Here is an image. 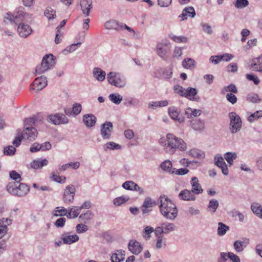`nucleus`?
Segmentation results:
<instances>
[{
  "label": "nucleus",
  "instance_id": "obj_5",
  "mask_svg": "<svg viewBox=\"0 0 262 262\" xmlns=\"http://www.w3.org/2000/svg\"><path fill=\"white\" fill-rule=\"evenodd\" d=\"M55 64L54 56L52 54L45 55L42 58L41 64L36 68L37 74H42L49 70L52 69Z\"/></svg>",
  "mask_w": 262,
  "mask_h": 262
},
{
  "label": "nucleus",
  "instance_id": "obj_17",
  "mask_svg": "<svg viewBox=\"0 0 262 262\" xmlns=\"http://www.w3.org/2000/svg\"><path fill=\"white\" fill-rule=\"evenodd\" d=\"M32 29L28 25L20 24L17 27L19 35L23 37H27L32 33Z\"/></svg>",
  "mask_w": 262,
  "mask_h": 262
},
{
  "label": "nucleus",
  "instance_id": "obj_55",
  "mask_svg": "<svg viewBox=\"0 0 262 262\" xmlns=\"http://www.w3.org/2000/svg\"><path fill=\"white\" fill-rule=\"evenodd\" d=\"M53 181L59 183H64L66 181V177L64 176L60 177L58 174L53 173L51 176Z\"/></svg>",
  "mask_w": 262,
  "mask_h": 262
},
{
  "label": "nucleus",
  "instance_id": "obj_20",
  "mask_svg": "<svg viewBox=\"0 0 262 262\" xmlns=\"http://www.w3.org/2000/svg\"><path fill=\"white\" fill-rule=\"evenodd\" d=\"M81 11L85 16L89 15L90 10L92 8V0H80V4Z\"/></svg>",
  "mask_w": 262,
  "mask_h": 262
},
{
  "label": "nucleus",
  "instance_id": "obj_39",
  "mask_svg": "<svg viewBox=\"0 0 262 262\" xmlns=\"http://www.w3.org/2000/svg\"><path fill=\"white\" fill-rule=\"evenodd\" d=\"M172 163L169 160H165L163 162L161 165L160 167L162 170L168 172V173L171 174V171H173V168H172Z\"/></svg>",
  "mask_w": 262,
  "mask_h": 262
},
{
  "label": "nucleus",
  "instance_id": "obj_59",
  "mask_svg": "<svg viewBox=\"0 0 262 262\" xmlns=\"http://www.w3.org/2000/svg\"><path fill=\"white\" fill-rule=\"evenodd\" d=\"M188 172L189 170L186 168H180L179 169L173 168V171H171V174L183 176L188 173Z\"/></svg>",
  "mask_w": 262,
  "mask_h": 262
},
{
  "label": "nucleus",
  "instance_id": "obj_6",
  "mask_svg": "<svg viewBox=\"0 0 262 262\" xmlns=\"http://www.w3.org/2000/svg\"><path fill=\"white\" fill-rule=\"evenodd\" d=\"M107 80L110 84L117 88H123L126 84L124 76L115 72H111L107 74Z\"/></svg>",
  "mask_w": 262,
  "mask_h": 262
},
{
  "label": "nucleus",
  "instance_id": "obj_21",
  "mask_svg": "<svg viewBox=\"0 0 262 262\" xmlns=\"http://www.w3.org/2000/svg\"><path fill=\"white\" fill-rule=\"evenodd\" d=\"M196 15L195 10L193 7H188L185 8L182 13L179 15L180 18H182V20H186L187 16L191 18H193Z\"/></svg>",
  "mask_w": 262,
  "mask_h": 262
},
{
  "label": "nucleus",
  "instance_id": "obj_27",
  "mask_svg": "<svg viewBox=\"0 0 262 262\" xmlns=\"http://www.w3.org/2000/svg\"><path fill=\"white\" fill-rule=\"evenodd\" d=\"M251 69L253 71L262 73V55L253 59Z\"/></svg>",
  "mask_w": 262,
  "mask_h": 262
},
{
  "label": "nucleus",
  "instance_id": "obj_2",
  "mask_svg": "<svg viewBox=\"0 0 262 262\" xmlns=\"http://www.w3.org/2000/svg\"><path fill=\"white\" fill-rule=\"evenodd\" d=\"M35 119L31 118L26 119L25 122L24 129L23 131L17 130V136L13 141V144L15 146H18L23 139H27L30 141L35 140L37 136L36 129L32 126H29L32 124H34Z\"/></svg>",
  "mask_w": 262,
  "mask_h": 262
},
{
  "label": "nucleus",
  "instance_id": "obj_31",
  "mask_svg": "<svg viewBox=\"0 0 262 262\" xmlns=\"http://www.w3.org/2000/svg\"><path fill=\"white\" fill-rule=\"evenodd\" d=\"M82 110V106L80 103H75L73 105L72 111L70 112L69 111L64 109V113L66 115H71L72 114L77 116L79 114Z\"/></svg>",
  "mask_w": 262,
  "mask_h": 262
},
{
  "label": "nucleus",
  "instance_id": "obj_53",
  "mask_svg": "<svg viewBox=\"0 0 262 262\" xmlns=\"http://www.w3.org/2000/svg\"><path fill=\"white\" fill-rule=\"evenodd\" d=\"M9 176L11 179L16 181V183H18L21 181L20 175L15 170L10 171Z\"/></svg>",
  "mask_w": 262,
  "mask_h": 262
},
{
  "label": "nucleus",
  "instance_id": "obj_44",
  "mask_svg": "<svg viewBox=\"0 0 262 262\" xmlns=\"http://www.w3.org/2000/svg\"><path fill=\"white\" fill-rule=\"evenodd\" d=\"M229 229V226H227L225 224L222 222H220L218 223L217 234L219 236H223L225 235L227 230H228Z\"/></svg>",
  "mask_w": 262,
  "mask_h": 262
},
{
  "label": "nucleus",
  "instance_id": "obj_40",
  "mask_svg": "<svg viewBox=\"0 0 262 262\" xmlns=\"http://www.w3.org/2000/svg\"><path fill=\"white\" fill-rule=\"evenodd\" d=\"M24 14L25 13L23 12H20L14 16H11L7 14L9 17H7V18L9 19L10 21H13L15 24H18L23 20Z\"/></svg>",
  "mask_w": 262,
  "mask_h": 262
},
{
  "label": "nucleus",
  "instance_id": "obj_32",
  "mask_svg": "<svg viewBox=\"0 0 262 262\" xmlns=\"http://www.w3.org/2000/svg\"><path fill=\"white\" fill-rule=\"evenodd\" d=\"M94 214L90 210H87L85 212L82 213L79 216L80 222H83L84 224L89 222L93 217Z\"/></svg>",
  "mask_w": 262,
  "mask_h": 262
},
{
  "label": "nucleus",
  "instance_id": "obj_14",
  "mask_svg": "<svg viewBox=\"0 0 262 262\" xmlns=\"http://www.w3.org/2000/svg\"><path fill=\"white\" fill-rule=\"evenodd\" d=\"M249 244V238L243 237L241 240H236L234 242V249L237 253L242 252Z\"/></svg>",
  "mask_w": 262,
  "mask_h": 262
},
{
  "label": "nucleus",
  "instance_id": "obj_36",
  "mask_svg": "<svg viewBox=\"0 0 262 262\" xmlns=\"http://www.w3.org/2000/svg\"><path fill=\"white\" fill-rule=\"evenodd\" d=\"M224 158L230 165H232L233 161L237 158V154L234 152H227L224 154Z\"/></svg>",
  "mask_w": 262,
  "mask_h": 262
},
{
  "label": "nucleus",
  "instance_id": "obj_43",
  "mask_svg": "<svg viewBox=\"0 0 262 262\" xmlns=\"http://www.w3.org/2000/svg\"><path fill=\"white\" fill-rule=\"evenodd\" d=\"M121 148V146L120 145L117 144L114 142H107L104 145V150L105 151H107L108 149L115 150V149H120Z\"/></svg>",
  "mask_w": 262,
  "mask_h": 262
},
{
  "label": "nucleus",
  "instance_id": "obj_33",
  "mask_svg": "<svg viewBox=\"0 0 262 262\" xmlns=\"http://www.w3.org/2000/svg\"><path fill=\"white\" fill-rule=\"evenodd\" d=\"M155 204L154 201L150 198H146L142 205V211L143 213H146L148 212L147 208H151Z\"/></svg>",
  "mask_w": 262,
  "mask_h": 262
},
{
  "label": "nucleus",
  "instance_id": "obj_3",
  "mask_svg": "<svg viewBox=\"0 0 262 262\" xmlns=\"http://www.w3.org/2000/svg\"><path fill=\"white\" fill-rule=\"evenodd\" d=\"M159 210L161 214L166 219L174 220L178 216L176 205L166 195L161 196L158 199Z\"/></svg>",
  "mask_w": 262,
  "mask_h": 262
},
{
  "label": "nucleus",
  "instance_id": "obj_48",
  "mask_svg": "<svg viewBox=\"0 0 262 262\" xmlns=\"http://www.w3.org/2000/svg\"><path fill=\"white\" fill-rule=\"evenodd\" d=\"M247 100L249 102L255 103H260L262 101L258 95L255 93L249 94L247 96Z\"/></svg>",
  "mask_w": 262,
  "mask_h": 262
},
{
  "label": "nucleus",
  "instance_id": "obj_24",
  "mask_svg": "<svg viewBox=\"0 0 262 262\" xmlns=\"http://www.w3.org/2000/svg\"><path fill=\"white\" fill-rule=\"evenodd\" d=\"M191 127L196 131H202L205 128V122L200 119H195L191 121Z\"/></svg>",
  "mask_w": 262,
  "mask_h": 262
},
{
  "label": "nucleus",
  "instance_id": "obj_38",
  "mask_svg": "<svg viewBox=\"0 0 262 262\" xmlns=\"http://www.w3.org/2000/svg\"><path fill=\"white\" fill-rule=\"evenodd\" d=\"M182 66L187 69L192 70L195 68V61L192 58L185 59L182 62Z\"/></svg>",
  "mask_w": 262,
  "mask_h": 262
},
{
  "label": "nucleus",
  "instance_id": "obj_42",
  "mask_svg": "<svg viewBox=\"0 0 262 262\" xmlns=\"http://www.w3.org/2000/svg\"><path fill=\"white\" fill-rule=\"evenodd\" d=\"M227 92H231V93H237V89L234 84H230L229 85L224 86L221 90V94L224 95Z\"/></svg>",
  "mask_w": 262,
  "mask_h": 262
},
{
  "label": "nucleus",
  "instance_id": "obj_47",
  "mask_svg": "<svg viewBox=\"0 0 262 262\" xmlns=\"http://www.w3.org/2000/svg\"><path fill=\"white\" fill-rule=\"evenodd\" d=\"M168 36L169 38L171 39L174 41L178 43H186L187 42V38L185 36H177L173 34H169Z\"/></svg>",
  "mask_w": 262,
  "mask_h": 262
},
{
  "label": "nucleus",
  "instance_id": "obj_50",
  "mask_svg": "<svg viewBox=\"0 0 262 262\" xmlns=\"http://www.w3.org/2000/svg\"><path fill=\"white\" fill-rule=\"evenodd\" d=\"M261 117H262V111H257L249 116L248 118V120L250 122H252Z\"/></svg>",
  "mask_w": 262,
  "mask_h": 262
},
{
  "label": "nucleus",
  "instance_id": "obj_4",
  "mask_svg": "<svg viewBox=\"0 0 262 262\" xmlns=\"http://www.w3.org/2000/svg\"><path fill=\"white\" fill-rule=\"evenodd\" d=\"M15 182L9 183L7 186V191L11 194L18 196L25 195L29 191V186L25 183H20L18 186Z\"/></svg>",
  "mask_w": 262,
  "mask_h": 262
},
{
  "label": "nucleus",
  "instance_id": "obj_60",
  "mask_svg": "<svg viewBox=\"0 0 262 262\" xmlns=\"http://www.w3.org/2000/svg\"><path fill=\"white\" fill-rule=\"evenodd\" d=\"M201 26L202 27L204 32L210 35L212 34L213 31L212 30L211 27L208 24L202 23L201 24Z\"/></svg>",
  "mask_w": 262,
  "mask_h": 262
},
{
  "label": "nucleus",
  "instance_id": "obj_46",
  "mask_svg": "<svg viewBox=\"0 0 262 262\" xmlns=\"http://www.w3.org/2000/svg\"><path fill=\"white\" fill-rule=\"evenodd\" d=\"M68 213V210L63 207H57L54 210L53 215L55 216H65Z\"/></svg>",
  "mask_w": 262,
  "mask_h": 262
},
{
  "label": "nucleus",
  "instance_id": "obj_25",
  "mask_svg": "<svg viewBox=\"0 0 262 262\" xmlns=\"http://www.w3.org/2000/svg\"><path fill=\"white\" fill-rule=\"evenodd\" d=\"M48 163V161L46 159L42 160L37 159L30 163V166L33 169H39L42 168V167L47 166Z\"/></svg>",
  "mask_w": 262,
  "mask_h": 262
},
{
  "label": "nucleus",
  "instance_id": "obj_41",
  "mask_svg": "<svg viewBox=\"0 0 262 262\" xmlns=\"http://www.w3.org/2000/svg\"><path fill=\"white\" fill-rule=\"evenodd\" d=\"M129 199V197L127 195L117 197L113 200V204L116 206H119L127 202Z\"/></svg>",
  "mask_w": 262,
  "mask_h": 262
},
{
  "label": "nucleus",
  "instance_id": "obj_30",
  "mask_svg": "<svg viewBox=\"0 0 262 262\" xmlns=\"http://www.w3.org/2000/svg\"><path fill=\"white\" fill-rule=\"evenodd\" d=\"M125 252L122 250H117L111 256L112 262H122L125 258Z\"/></svg>",
  "mask_w": 262,
  "mask_h": 262
},
{
  "label": "nucleus",
  "instance_id": "obj_16",
  "mask_svg": "<svg viewBox=\"0 0 262 262\" xmlns=\"http://www.w3.org/2000/svg\"><path fill=\"white\" fill-rule=\"evenodd\" d=\"M129 250L133 254L138 255L143 249L140 243L137 241L131 240L128 244Z\"/></svg>",
  "mask_w": 262,
  "mask_h": 262
},
{
  "label": "nucleus",
  "instance_id": "obj_58",
  "mask_svg": "<svg viewBox=\"0 0 262 262\" xmlns=\"http://www.w3.org/2000/svg\"><path fill=\"white\" fill-rule=\"evenodd\" d=\"M174 90L175 93H177L181 96L185 97L186 89L183 88L181 85H177L174 86Z\"/></svg>",
  "mask_w": 262,
  "mask_h": 262
},
{
  "label": "nucleus",
  "instance_id": "obj_62",
  "mask_svg": "<svg viewBox=\"0 0 262 262\" xmlns=\"http://www.w3.org/2000/svg\"><path fill=\"white\" fill-rule=\"evenodd\" d=\"M76 231L78 233H82L88 231V226L83 224H78L76 227Z\"/></svg>",
  "mask_w": 262,
  "mask_h": 262
},
{
  "label": "nucleus",
  "instance_id": "obj_57",
  "mask_svg": "<svg viewBox=\"0 0 262 262\" xmlns=\"http://www.w3.org/2000/svg\"><path fill=\"white\" fill-rule=\"evenodd\" d=\"M154 231V228L150 226H146L144 230L143 236L146 239H149L151 237L150 234Z\"/></svg>",
  "mask_w": 262,
  "mask_h": 262
},
{
  "label": "nucleus",
  "instance_id": "obj_28",
  "mask_svg": "<svg viewBox=\"0 0 262 262\" xmlns=\"http://www.w3.org/2000/svg\"><path fill=\"white\" fill-rule=\"evenodd\" d=\"M198 93V91L196 89L193 88H188L186 89L185 97L187 98L190 100L199 101V98L195 97Z\"/></svg>",
  "mask_w": 262,
  "mask_h": 262
},
{
  "label": "nucleus",
  "instance_id": "obj_37",
  "mask_svg": "<svg viewBox=\"0 0 262 262\" xmlns=\"http://www.w3.org/2000/svg\"><path fill=\"white\" fill-rule=\"evenodd\" d=\"M108 99L113 103L118 105L121 103L123 97L118 93H112L108 96Z\"/></svg>",
  "mask_w": 262,
  "mask_h": 262
},
{
  "label": "nucleus",
  "instance_id": "obj_10",
  "mask_svg": "<svg viewBox=\"0 0 262 262\" xmlns=\"http://www.w3.org/2000/svg\"><path fill=\"white\" fill-rule=\"evenodd\" d=\"M75 192L76 189L74 185H68L66 187L63 193V201L64 203L67 204H70L72 203L74 200Z\"/></svg>",
  "mask_w": 262,
  "mask_h": 262
},
{
  "label": "nucleus",
  "instance_id": "obj_34",
  "mask_svg": "<svg viewBox=\"0 0 262 262\" xmlns=\"http://www.w3.org/2000/svg\"><path fill=\"white\" fill-rule=\"evenodd\" d=\"M251 209L254 214L257 217L262 219V207L259 204L257 203H253L251 205Z\"/></svg>",
  "mask_w": 262,
  "mask_h": 262
},
{
  "label": "nucleus",
  "instance_id": "obj_8",
  "mask_svg": "<svg viewBox=\"0 0 262 262\" xmlns=\"http://www.w3.org/2000/svg\"><path fill=\"white\" fill-rule=\"evenodd\" d=\"M230 120V130L232 134L236 133L240 130L242 127V120L239 116L234 112L229 114Z\"/></svg>",
  "mask_w": 262,
  "mask_h": 262
},
{
  "label": "nucleus",
  "instance_id": "obj_15",
  "mask_svg": "<svg viewBox=\"0 0 262 262\" xmlns=\"http://www.w3.org/2000/svg\"><path fill=\"white\" fill-rule=\"evenodd\" d=\"M61 239L64 244L71 245L77 242L79 238L76 234H71V232H64L61 235Z\"/></svg>",
  "mask_w": 262,
  "mask_h": 262
},
{
  "label": "nucleus",
  "instance_id": "obj_49",
  "mask_svg": "<svg viewBox=\"0 0 262 262\" xmlns=\"http://www.w3.org/2000/svg\"><path fill=\"white\" fill-rule=\"evenodd\" d=\"M189 155L191 156L200 159H203L205 157V154L203 152L196 149H191L189 152Z\"/></svg>",
  "mask_w": 262,
  "mask_h": 262
},
{
  "label": "nucleus",
  "instance_id": "obj_29",
  "mask_svg": "<svg viewBox=\"0 0 262 262\" xmlns=\"http://www.w3.org/2000/svg\"><path fill=\"white\" fill-rule=\"evenodd\" d=\"M121 24V23L115 20H110L104 24V27L106 29L120 31Z\"/></svg>",
  "mask_w": 262,
  "mask_h": 262
},
{
  "label": "nucleus",
  "instance_id": "obj_51",
  "mask_svg": "<svg viewBox=\"0 0 262 262\" xmlns=\"http://www.w3.org/2000/svg\"><path fill=\"white\" fill-rule=\"evenodd\" d=\"M3 151L5 155L12 156L15 154L16 148L14 146L10 145L5 147L4 148Z\"/></svg>",
  "mask_w": 262,
  "mask_h": 262
},
{
  "label": "nucleus",
  "instance_id": "obj_7",
  "mask_svg": "<svg viewBox=\"0 0 262 262\" xmlns=\"http://www.w3.org/2000/svg\"><path fill=\"white\" fill-rule=\"evenodd\" d=\"M169 42L166 41H161L158 42L155 51L158 56L164 61H167L169 58L170 49L167 47Z\"/></svg>",
  "mask_w": 262,
  "mask_h": 262
},
{
  "label": "nucleus",
  "instance_id": "obj_26",
  "mask_svg": "<svg viewBox=\"0 0 262 262\" xmlns=\"http://www.w3.org/2000/svg\"><path fill=\"white\" fill-rule=\"evenodd\" d=\"M168 114L172 119L178 121L179 123H183L184 121L183 118L179 117V112L178 109L174 106L168 108Z\"/></svg>",
  "mask_w": 262,
  "mask_h": 262
},
{
  "label": "nucleus",
  "instance_id": "obj_11",
  "mask_svg": "<svg viewBox=\"0 0 262 262\" xmlns=\"http://www.w3.org/2000/svg\"><path fill=\"white\" fill-rule=\"evenodd\" d=\"M113 128V123L110 121H106L101 125V135L103 139H109L111 138Z\"/></svg>",
  "mask_w": 262,
  "mask_h": 262
},
{
  "label": "nucleus",
  "instance_id": "obj_56",
  "mask_svg": "<svg viewBox=\"0 0 262 262\" xmlns=\"http://www.w3.org/2000/svg\"><path fill=\"white\" fill-rule=\"evenodd\" d=\"M81 43L80 42H77L76 43H73L70 46H68L63 51L64 52L66 53H72L75 51L78 47H79L81 45Z\"/></svg>",
  "mask_w": 262,
  "mask_h": 262
},
{
  "label": "nucleus",
  "instance_id": "obj_12",
  "mask_svg": "<svg viewBox=\"0 0 262 262\" xmlns=\"http://www.w3.org/2000/svg\"><path fill=\"white\" fill-rule=\"evenodd\" d=\"M214 164L222 169L223 174L227 176L228 174V168L224 158L220 154L216 155L214 157Z\"/></svg>",
  "mask_w": 262,
  "mask_h": 262
},
{
  "label": "nucleus",
  "instance_id": "obj_19",
  "mask_svg": "<svg viewBox=\"0 0 262 262\" xmlns=\"http://www.w3.org/2000/svg\"><path fill=\"white\" fill-rule=\"evenodd\" d=\"M190 184L192 187L191 191L194 194H199L203 192V189H202L198 179L195 177H192L191 180Z\"/></svg>",
  "mask_w": 262,
  "mask_h": 262
},
{
  "label": "nucleus",
  "instance_id": "obj_63",
  "mask_svg": "<svg viewBox=\"0 0 262 262\" xmlns=\"http://www.w3.org/2000/svg\"><path fill=\"white\" fill-rule=\"evenodd\" d=\"M172 75V69L171 68H167L164 69L163 71V77L165 79H170Z\"/></svg>",
  "mask_w": 262,
  "mask_h": 262
},
{
  "label": "nucleus",
  "instance_id": "obj_54",
  "mask_svg": "<svg viewBox=\"0 0 262 262\" xmlns=\"http://www.w3.org/2000/svg\"><path fill=\"white\" fill-rule=\"evenodd\" d=\"M249 5L248 0H236L234 5L238 9H243Z\"/></svg>",
  "mask_w": 262,
  "mask_h": 262
},
{
  "label": "nucleus",
  "instance_id": "obj_9",
  "mask_svg": "<svg viewBox=\"0 0 262 262\" xmlns=\"http://www.w3.org/2000/svg\"><path fill=\"white\" fill-rule=\"evenodd\" d=\"M48 121L54 125H59L67 124L69 120L64 114L56 113L49 115Z\"/></svg>",
  "mask_w": 262,
  "mask_h": 262
},
{
  "label": "nucleus",
  "instance_id": "obj_18",
  "mask_svg": "<svg viewBox=\"0 0 262 262\" xmlns=\"http://www.w3.org/2000/svg\"><path fill=\"white\" fill-rule=\"evenodd\" d=\"M178 196L180 200L183 201H190L196 200L194 194L191 190L188 189L182 190Z\"/></svg>",
  "mask_w": 262,
  "mask_h": 262
},
{
  "label": "nucleus",
  "instance_id": "obj_22",
  "mask_svg": "<svg viewBox=\"0 0 262 262\" xmlns=\"http://www.w3.org/2000/svg\"><path fill=\"white\" fill-rule=\"evenodd\" d=\"M92 74L94 78L99 82L103 81L105 78V72L100 68H94Z\"/></svg>",
  "mask_w": 262,
  "mask_h": 262
},
{
  "label": "nucleus",
  "instance_id": "obj_23",
  "mask_svg": "<svg viewBox=\"0 0 262 262\" xmlns=\"http://www.w3.org/2000/svg\"><path fill=\"white\" fill-rule=\"evenodd\" d=\"M82 120L86 127H91L95 124L96 117L92 114H85L83 116Z\"/></svg>",
  "mask_w": 262,
  "mask_h": 262
},
{
  "label": "nucleus",
  "instance_id": "obj_1",
  "mask_svg": "<svg viewBox=\"0 0 262 262\" xmlns=\"http://www.w3.org/2000/svg\"><path fill=\"white\" fill-rule=\"evenodd\" d=\"M160 144L167 154L172 155L177 150L184 151L187 149V144L181 138L172 134L168 133L164 138H161Z\"/></svg>",
  "mask_w": 262,
  "mask_h": 262
},
{
  "label": "nucleus",
  "instance_id": "obj_52",
  "mask_svg": "<svg viewBox=\"0 0 262 262\" xmlns=\"http://www.w3.org/2000/svg\"><path fill=\"white\" fill-rule=\"evenodd\" d=\"M45 15L49 20L53 19L55 18L56 11L51 8H48L45 11Z\"/></svg>",
  "mask_w": 262,
  "mask_h": 262
},
{
  "label": "nucleus",
  "instance_id": "obj_61",
  "mask_svg": "<svg viewBox=\"0 0 262 262\" xmlns=\"http://www.w3.org/2000/svg\"><path fill=\"white\" fill-rule=\"evenodd\" d=\"M69 210L72 212V217L73 218H76L78 216L81 210L80 207L73 206L69 208Z\"/></svg>",
  "mask_w": 262,
  "mask_h": 262
},
{
  "label": "nucleus",
  "instance_id": "obj_35",
  "mask_svg": "<svg viewBox=\"0 0 262 262\" xmlns=\"http://www.w3.org/2000/svg\"><path fill=\"white\" fill-rule=\"evenodd\" d=\"M162 226L165 234H168L170 232H172L176 229V225L173 223L164 222L161 224Z\"/></svg>",
  "mask_w": 262,
  "mask_h": 262
},
{
  "label": "nucleus",
  "instance_id": "obj_13",
  "mask_svg": "<svg viewBox=\"0 0 262 262\" xmlns=\"http://www.w3.org/2000/svg\"><path fill=\"white\" fill-rule=\"evenodd\" d=\"M47 85V78L45 76H40L36 78L33 81L31 89L38 91L42 90Z\"/></svg>",
  "mask_w": 262,
  "mask_h": 262
},
{
  "label": "nucleus",
  "instance_id": "obj_45",
  "mask_svg": "<svg viewBox=\"0 0 262 262\" xmlns=\"http://www.w3.org/2000/svg\"><path fill=\"white\" fill-rule=\"evenodd\" d=\"M219 206V203L218 201L215 199H212L210 200L209 202L208 209L211 212L214 213L216 211Z\"/></svg>",
  "mask_w": 262,
  "mask_h": 262
},
{
  "label": "nucleus",
  "instance_id": "obj_64",
  "mask_svg": "<svg viewBox=\"0 0 262 262\" xmlns=\"http://www.w3.org/2000/svg\"><path fill=\"white\" fill-rule=\"evenodd\" d=\"M226 97L227 100L232 104H235L237 102V97L233 93H227Z\"/></svg>",
  "mask_w": 262,
  "mask_h": 262
}]
</instances>
